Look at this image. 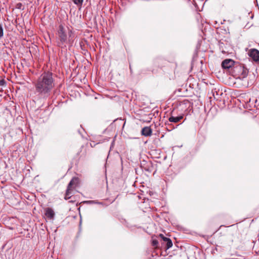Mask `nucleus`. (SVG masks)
<instances>
[{"label":"nucleus","mask_w":259,"mask_h":259,"mask_svg":"<svg viewBox=\"0 0 259 259\" xmlns=\"http://www.w3.org/2000/svg\"><path fill=\"white\" fill-rule=\"evenodd\" d=\"M55 86L53 74L50 72H45L37 78L34 87L36 92L42 96H48Z\"/></svg>","instance_id":"obj_1"},{"label":"nucleus","mask_w":259,"mask_h":259,"mask_svg":"<svg viewBox=\"0 0 259 259\" xmlns=\"http://www.w3.org/2000/svg\"><path fill=\"white\" fill-rule=\"evenodd\" d=\"M222 66L224 69L233 68L235 75H242V77L246 76L248 72L244 67L239 64H235L234 60L231 59H227L224 60L222 63Z\"/></svg>","instance_id":"obj_2"},{"label":"nucleus","mask_w":259,"mask_h":259,"mask_svg":"<svg viewBox=\"0 0 259 259\" xmlns=\"http://www.w3.org/2000/svg\"><path fill=\"white\" fill-rule=\"evenodd\" d=\"M57 35L61 44H71L73 42V33L71 30L65 29L62 25H60L57 31Z\"/></svg>","instance_id":"obj_3"},{"label":"nucleus","mask_w":259,"mask_h":259,"mask_svg":"<svg viewBox=\"0 0 259 259\" xmlns=\"http://www.w3.org/2000/svg\"><path fill=\"white\" fill-rule=\"evenodd\" d=\"M77 181H78L77 178H73L71 180V181L69 182V183L68 185L67 189L66 190V196H65L66 199H69L70 198V197L69 196V195H70V191L71 190L72 187L74 185H75L77 184Z\"/></svg>","instance_id":"obj_4"},{"label":"nucleus","mask_w":259,"mask_h":259,"mask_svg":"<svg viewBox=\"0 0 259 259\" xmlns=\"http://www.w3.org/2000/svg\"><path fill=\"white\" fill-rule=\"evenodd\" d=\"M249 56L255 61H259V51L255 49H252L248 52Z\"/></svg>","instance_id":"obj_5"},{"label":"nucleus","mask_w":259,"mask_h":259,"mask_svg":"<svg viewBox=\"0 0 259 259\" xmlns=\"http://www.w3.org/2000/svg\"><path fill=\"white\" fill-rule=\"evenodd\" d=\"M45 215L48 219L51 220H54L55 213L52 208L47 207L45 209Z\"/></svg>","instance_id":"obj_6"},{"label":"nucleus","mask_w":259,"mask_h":259,"mask_svg":"<svg viewBox=\"0 0 259 259\" xmlns=\"http://www.w3.org/2000/svg\"><path fill=\"white\" fill-rule=\"evenodd\" d=\"M142 134L145 136H150L152 134V131L150 127L146 126L142 128Z\"/></svg>","instance_id":"obj_7"},{"label":"nucleus","mask_w":259,"mask_h":259,"mask_svg":"<svg viewBox=\"0 0 259 259\" xmlns=\"http://www.w3.org/2000/svg\"><path fill=\"white\" fill-rule=\"evenodd\" d=\"M183 118V115H180V116H179L177 117L170 116L168 120L171 122L177 123V122H178L179 121H180L181 119H182Z\"/></svg>","instance_id":"obj_8"},{"label":"nucleus","mask_w":259,"mask_h":259,"mask_svg":"<svg viewBox=\"0 0 259 259\" xmlns=\"http://www.w3.org/2000/svg\"><path fill=\"white\" fill-rule=\"evenodd\" d=\"M165 243H166V249L170 248L172 245V241L170 239H169L168 240H167V241H165Z\"/></svg>","instance_id":"obj_9"},{"label":"nucleus","mask_w":259,"mask_h":259,"mask_svg":"<svg viewBox=\"0 0 259 259\" xmlns=\"http://www.w3.org/2000/svg\"><path fill=\"white\" fill-rule=\"evenodd\" d=\"M74 3L78 7H81L82 5L83 0H72Z\"/></svg>","instance_id":"obj_10"},{"label":"nucleus","mask_w":259,"mask_h":259,"mask_svg":"<svg viewBox=\"0 0 259 259\" xmlns=\"http://www.w3.org/2000/svg\"><path fill=\"white\" fill-rule=\"evenodd\" d=\"M89 203H90V204H98L102 205L103 206H105V205L104 204L103 202H99L98 201H95V200L89 201Z\"/></svg>","instance_id":"obj_11"},{"label":"nucleus","mask_w":259,"mask_h":259,"mask_svg":"<svg viewBox=\"0 0 259 259\" xmlns=\"http://www.w3.org/2000/svg\"><path fill=\"white\" fill-rule=\"evenodd\" d=\"M4 35L3 26L0 24V38L2 37Z\"/></svg>","instance_id":"obj_12"},{"label":"nucleus","mask_w":259,"mask_h":259,"mask_svg":"<svg viewBox=\"0 0 259 259\" xmlns=\"http://www.w3.org/2000/svg\"><path fill=\"white\" fill-rule=\"evenodd\" d=\"M158 244V241L157 240H152V245L154 247H156Z\"/></svg>","instance_id":"obj_13"},{"label":"nucleus","mask_w":259,"mask_h":259,"mask_svg":"<svg viewBox=\"0 0 259 259\" xmlns=\"http://www.w3.org/2000/svg\"><path fill=\"white\" fill-rule=\"evenodd\" d=\"M159 236L163 239V241L165 242L166 241H167V240H168L169 239V238L164 237L163 236V235H162V234H160Z\"/></svg>","instance_id":"obj_14"},{"label":"nucleus","mask_w":259,"mask_h":259,"mask_svg":"<svg viewBox=\"0 0 259 259\" xmlns=\"http://www.w3.org/2000/svg\"><path fill=\"white\" fill-rule=\"evenodd\" d=\"M5 84V81L4 80H0V86H3Z\"/></svg>","instance_id":"obj_15"}]
</instances>
